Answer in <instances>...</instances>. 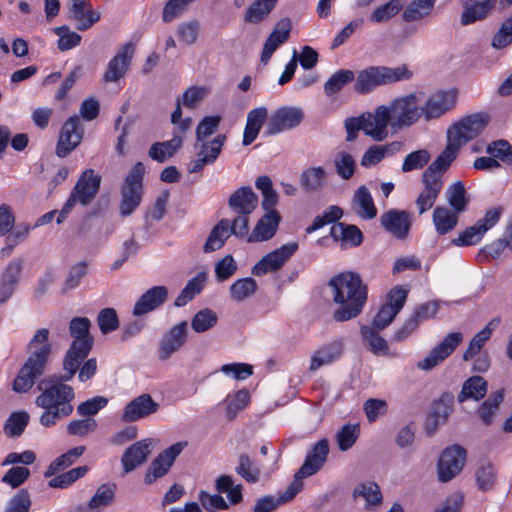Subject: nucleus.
Returning a JSON list of instances; mask_svg holds the SVG:
<instances>
[{"mask_svg":"<svg viewBox=\"0 0 512 512\" xmlns=\"http://www.w3.org/2000/svg\"><path fill=\"white\" fill-rule=\"evenodd\" d=\"M333 291V301L339 307L333 312L336 322L356 318L367 301L368 288L359 274L351 271L332 277L328 283Z\"/></svg>","mask_w":512,"mask_h":512,"instance_id":"f257e3e1","label":"nucleus"},{"mask_svg":"<svg viewBox=\"0 0 512 512\" xmlns=\"http://www.w3.org/2000/svg\"><path fill=\"white\" fill-rule=\"evenodd\" d=\"M65 373L59 377L52 378L51 385L45 388L36 398L35 403L44 411L39 422L44 427H51L59 420L68 417L73 412L72 401L75 398L74 389L65 384Z\"/></svg>","mask_w":512,"mask_h":512,"instance_id":"f03ea898","label":"nucleus"},{"mask_svg":"<svg viewBox=\"0 0 512 512\" xmlns=\"http://www.w3.org/2000/svg\"><path fill=\"white\" fill-rule=\"evenodd\" d=\"M91 321L87 317H74L69 323V333L74 338L63 359L64 380H71L81 362L89 355L94 338L90 334Z\"/></svg>","mask_w":512,"mask_h":512,"instance_id":"7ed1b4c3","label":"nucleus"},{"mask_svg":"<svg viewBox=\"0 0 512 512\" xmlns=\"http://www.w3.org/2000/svg\"><path fill=\"white\" fill-rule=\"evenodd\" d=\"M412 76V71L405 64L397 67L369 66L357 72L353 89L360 95H366L378 87L409 80Z\"/></svg>","mask_w":512,"mask_h":512,"instance_id":"20e7f679","label":"nucleus"},{"mask_svg":"<svg viewBox=\"0 0 512 512\" xmlns=\"http://www.w3.org/2000/svg\"><path fill=\"white\" fill-rule=\"evenodd\" d=\"M420 97L416 93H410L391 100L384 104L392 122V132L396 133L403 128L415 124L422 112L420 111Z\"/></svg>","mask_w":512,"mask_h":512,"instance_id":"39448f33","label":"nucleus"},{"mask_svg":"<svg viewBox=\"0 0 512 512\" xmlns=\"http://www.w3.org/2000/svg\"><path fill=\"white\" fill-rule=\"evenodd\" d=\"M145 166L137 162L124 179L121 188L120 214L127 217L140 205L143 195V177Z\"/></svg>","mask_w":512,"mask_h":512,"instance_id":"423d86ee","label":"nucleus"},{"mask_svg":"<svg viewBox=\"0 0 512 512\" xmlns=\"http://www.w3.org/2000/svg\"><path fill=\"white\" fill-rule=\"evenodd\" d=\"M489 117L486 114L476 113L464 117L453 124L447 131V138L461 147L468 141L477 137L487 126Z\"/></svg>","mask_w":512,"mask_h":512,"instance_id":"0eeeda50","label":"nucleus"},{"mask_svg":"<svg viewBox=\"0 0 512 512\" xmlns=\"http://www.w3.org/2000/svg\"><path fill=\"white\" fill-rule=\"evenodd\" d=\"M502 213V207H494L487 210L482 219H479L476 224L467 227L459 233L458 237L451 240V243L459 247L472 246L479 243L484 234L498 223Z\"/></svg>","mask_w":512,"mask_h":512,"instance_id":"6e6552de","label":"nucleus"},{"mask_svg":"<svg viewBox=\"0 0 512 512\" xmlns=\"http://www.w3.org/2000/svg\"><path fill=\"white\" fill-rule=\"evenodd\" d=\"M408 296V290L402 286H395L387 295V303L383 304L375 315L372 325L377 330L389 326L403 308Z\"/></svg>","mask_w":512,"mask_h":512,"instance_id":"1a4fd4ad","label":"nucleus"},{"mask_svg":"<svg viewBox=\"0 0 512 512\" xmlns=\"http://www.w3.org/2000/svg\"><path fill=\"white\" fill-rule=\"evenodd\" d=\"M298 250L297 242H289L281 247L265 254L253 267L251 273L254 276H263L280 270L284 264Z\"/></svg>","mask_w":512,"mask_h":512,"instance_id":"9d476101","label":"nucleus"},{"mask_svg":"<svg viewBox=\"0 0 512 512\" xmlns=\"http://www.w3.org/2000/svg\"><path fill=\"white\" fill-rule=\"evenodd\" d=\"M101 185V176L93 169H86L78 178L68 200L76 205L88 206L96 197Z\"/></svg>","mask_w":512,"mask_h":512,"instance_id":"9b49d317","label":"nucleus"},{"mask_svg":"<svg viewBox=\"0 0 512 512\" xmlns=\"http://www.w3.org/2000/svg\"><path fill=\"white\" fill-rule=\"evenodd\" d=\"M188 445L187 441H180L172 444L171 446L164 449L150 464L148 467L144 482L146 484L154 483L158 478L165 476L169 469L172 467L176 458Z\"/></svg>","mask_w":512,"mask_h":512,"instance_id":"f8f14e48","label":"nucleus"},{"mask_svg":"<svg viewBox=\"0 0 512 512\" xmlns=\"http://www.w3.org/2000/svg\"><path fill=\"white\" fill-rule=\"evenodd\" d=\"M45 353H37L30 355L22 368L20 369L17 377L13 381V390L16 393H26L35 384L45 370L44 357Z\"/></svg>","mask_w":512,"mask_h":512,"instance_id":"ddd939ff","label":"nucleus"},{"mask_svg":"<svg viewBox=\"0 0 512 512\" xmlns=\"http://www.w3.org/2000/svg\"><path fill=\"white\" fill-rule=\"evenodd\" d=\"M462 340L463 334L461 332H451L447 334L423 360L417 363V368L424 371L432 370L447 359L461 344Z\"/></svg>","mask_w":512,"mask_h":512,"instance_id":"4468645a","label":"nucleus"},{"mask_svg":"<svg viewBox=\"0 0 512 512\" xmlns=\"http://www.w3.org/2000/svg\"><path fill=\"white\" fill-rule=\"evenodd\" d=\"M84 128L76 115L69 117L63 124L56 146V155L60 158L70 154L82 141Z\"/></svg>","mask_w":512,"mask_h":512,"instance_id":"2eb2a0df","label":"nucleus"},{"mask_svg":"<svg viewBox=\"0 0 512 512\" xmlns=\"http://www.w3.org/2000/svg\"><path fill=\"white\" fill-rule=\"evenodd\" d=\"M466 450L459 445L447 447L438 461V476L441 482L452 480L464 467Z\"/></svg>","mask_w":512,"mask_h":512,"instance_id":"dca6fc26","label":"nucleus"},{"mask_svg":"<svg viewBox=\"0 0 512 512\" xmlns=\"http://www.w3.org/2000/svg\"><path fill=\"white\" fill-rule=\"evenodd\" d=\"M365 117L364 133L374 141H383L388 137L392 122L388 114V109L384 105L375 108L373 112L363 113Z\"/></svg>","mask_w":512,"mask_h":512,"instance_id":"f3484780","label":"nucleus"},{"mask_svg":"<svg viewBox=\"0 0 512 512\" xmlns=\"http://www.w3.org/2000/svg\"><path fill=\"white\" fill-rule=\"evenodd\" d=\"M381 226L395 238H407L412 226V215L406 210L389 209L380 216Z\"/></svg>","mask_w":512,"mask_h":512,"instance_id":"a211bd4d","label":"nucleus"},{"mask_svg":"<svg viewBox=\"0 0 512 512\" xmlns=\"http://www.w3.org/2000/svg\"><path fill=\"white\" fill-rule=\"evenodd\" d=\"M457 92L455 90L437 91L432 94L420 111L424 118L429 121L441 117L456 104Z\"/></svg>","mask_w":512,"mask_h":512,"instance_id":"6ab92c4d","label":"nucleus"},{"mask_svg":"<svg viewBox=\"0 0 512 512\" xmlns=\"http://www.w3.org/2000/svg\"><path fill=\"white\" fill-rule=\"evenodd\" d=\"M187 329V322L182 321L166 332L159 344V360H168L175 352L179 351L181 347L184 346L187 342Z\"/></svg>","mask_w":512,"mask_h":512,"instance_id":"aec40b11","label":"nucleus"},{"mask_svg":"<svg viewBox=\"0 0 512 512\" xmlns=\"http://www.w3.org/2000/svg\"><path fill=\"white\" fill-rule=\"evenodd\" d=\"M304 113L300 108L283 107L278 109L271 117L265 134L275 135L284 130L297 127L303 120Z\"/></svg>","mask_w":512,"mask_h":512,"instance_id":"412c9836","label":"nucleus"},{"mask_svg":"<svg viewBox=\"0 0 512 512\" xmlns=\"http://www.w3.org/2000/svg\"><path fill=\"white\" fill-rule=\"evenodd\" d=\"M134 51L135 48L132 43H126L117 51L108 63L103 75L104 82H118L124 77L131 64Z\"/></svg>","mask_w":512,"mask_h":512,"instance_id":"4be33fe9","label":"nucleus"},{"mask_svg":"<svg viewBox=\"0 0 512 512\" xmlns=\"http://www.w3.org/2000/svg\"><path fill=\"white\" fill-rule=\"evenodd\" d=\"M158 409L159 404L153 400L150 394L144 393L126 404L121 419L127 423L136 422L156 413Z\"/></svg>","mask_w":512,"mask_h":512,"instance_id":"5701e85b","label":"nucleus"},{"mask_svg":"<svg viewBox=\"0 0 512 512\" xmlns=\"http://www.w3.org/2000/svg\"><path fill=\"white\" fill-rule=\"evenodd\" d=\"M329 454V442L323 438L316 442L308 452L306 459L298 470L299 477H309L317 473L324 465Z\"/></svg>","mask_w":512,"mask_h":512,"instance_id":"b1692460","label":"nucleus"},{"mask_svg":"<svg viewBox=\"0 0 512 512\" xmlns=\"http://www.w3.org/2000/svg\"><path fill=\"white\" fill-rule=\"evenodd\" d=\"M292 24L289 18L280 19L266 39L261 53V62L266 65L276 49L285 43L290 36Z\"/></svg>","mask_w":512,"mask_h":512,"instance_id":"393cba45","label":"nucleus"},{"mask_svg":"<svg viewBox=\"0 0 512 512\" xmlns=\"http://www.w3.org/2000/svg\"><path fill=\"white\" fill-rule=\"evenodd\" d=\"M225 140L226 136L219 134L209 143H202L197 153V159L193 160L189 165V173H198L205 165L214 163L221 153Z\"/></svg>","mask_w":512,"mask_h":512,"instance_id":"a878e982","label":"nucleus"},{"mask_svg":"<svg viewBox=\"0 0 512 512\" xmlns=\"http://www.w3.org/2000/svg\"><path fill=\"white\" fill-rule=\"evenodd\" d=\"M22 270V259H14L5 267L0 279V304L6 303L16 291Z\"/></svg>","mask_w":512,"mask_h":512,"instance_id":"bb28decb","label":"nucleus"},{"mask_svg":"<svg viewBox=\"0 0 512 512\" xmlns=\"http://www.w3.org/2000/svg\"><path fill=\"white\" fill-rule=\"evenodd\" d=\"M151 451L152 439H143L128 447L121 457V464L124 472H132L142 465L151 454Z\"/></svg>","mask_w":512,"mask_h":512,"instance_id":"cd10ccee","label":"nucleus"},{"mask_svg":"<svg viewBox=\"0 0 512 512\" xmlns=\"http://www.w3.org/2000/svg\"><path fill=\"white\" fill-rule=\"evenodd\" d=\"M69 18L76 22V28L84 31L100 20V13L92 10L89 0H71Z\"/></svg>","mask_w":512,"mask_h":512,"instance_id":"c85d7f7f","label":"nucleus"},{"mask_svg":"<svg viewBox=\"0 0 512 512\" xmlns=\"http://www.w3.org/2000/svg\"><path fill=\"white\" fill-rule=\"evenodd\" d=\"M463 11L461 24L470 25L489 17L494 9V0H460Z\"/></svg>","mask_w":512,"mask_h":512,"instance_id":"c756f323","label":"nucleus"},{"mask_svg":"<svg viewBox=\"0 0 512 512\" xmlns=\"http://www.w3.org/2000/svg\"><path fill=\"white\" fill-rule=\"evenodd\" d=\"M281 216L277 211L265 212L248 236V242H263L270 240L276 234Z\"/></svg>","mask_w":512,"mask_h":512,"instance_id":"7c9ffc66","label":"nucleus"},{"mask_svg":"<svg viewBox=\"0 0 512 512\" xmlns=\"http://www.w3.org/2000/svg\"><path fill=\"white\" fill-rule=\"evenodd\" d=\"M168 297V290L165 286H154L147 290L135 303L133 308L134 316H142L160 307Z\"/></svg>","mask_w":512,"mask_h":512,"instance_id":"2f4dec72","label":"nucleus"},{"mask_svg":"<svg viewBox=\"0 0 512 512\" xmlns=\"http://www.w3.org/2000/svg\"><path fill=\"white\" fill-rule=\"evenodd\" d=\"M228 205L239 215H249L257 207L258 197L251 187L243 186L230 195Z\"/></svg>","mask_w":512,"mask_h":512,"instance_id":"473e14b6","label":"nucleus"},{"mask_svg":"<svg viewBox=\"0 0 512 512\" xmlns=\"http://www.w3.org/2000/svg\"><path fill=\"white\" fill-rule=\"evenodd\" d=\"M330 236L336 242H341L342 247H358L363 242V233L352 224L337 222L330 228Z\"/></svg>","mask_w":512,"mask_h":512,"instance_id":"72a5a7b5","label":"nucleus"},{"mask_svg":"<svg viewBox=\"0 0 512 512\" xmlns=\"http://www.w3.org/2000/svg\"><path fill=\"white\" fill-rule=\"evenodd\" d=\"M424 188L416 199V206L420 215L431 209L438 198L443 186L442 179L422 175Z\"/></svg>","mask_w":512,"mask_h":512,"instance_id":"f704fd0d","label":"nucleus"},{"mask_svg":"<svg viewBox=\"0 0 512 512\" xmlns=\"http://www.w3.org/2000/svg\"><path fill=\"white\" fill-rule=\"evenodd\" d=\"M343 342L340 339L322 345L311 357L310 371H316L320 367L337 360L343 352Z\"/></svg>","mask_w":512,"mask_h":512,"instance_id":"c9c22d12","label":"nucleus"},{"mask_svg":"<svg viewBox=\"0 0 512 512\" xmlns=\"http://www.w3.org/2000/svg\"><path fill=\"white\" fill-rule=\"evenodd\" d=\"M451 140H448V144L440 155L429 165L423 174L426 177L442 179V174L449 168L451 163L456 158L457 152L460 149L459 146H455Z\"/></svg>","mask_w":512,"mask_h":512,"instance_id":"e433bc0d","label":"nucleus"},{"mask_svg":"<svg viewBox=\"0 0 512 512\" xmlns=\"http://www.w3.org/2000/svg\"><path fill=\"white\" fill-rule=\"evenodd\" d=\"M353 209L356 215L364 220H371L376 217L377 209L366 186H360L355 191L353 197Z\"/></svg>","mask_w":512,"mask_h":512,"instance_id":"4c0bfd02","label":"nucleus"},{"mask_svg":"<svg viewBox=\"0 0 512 512\" xmlns=\"http://www.w3.org/2000/svg\"><path fill=\"white\" fill-rule=\"evenodd\" d=\"M267 115L268 111L265 107L255 108L248 113L243 134V145H250L257 138Z\"/></svg>","mask_w":512,"mask_h":512,"instance_id":"58836bf2","label":"nucleus"},{"mask_svg":"<svg viewBox=\"0 0 512 512\" xmlns=\"http://www.w3.org/2000/svg\"><path fill=\"white\" fill-rule=\"evenodd\" d=\"M488 383L481 376H472L468 378L462 385V389L457 396V400L460 403L465 402L468 399L479 401L487 393Z\"/></svg>","mask_w":512,"mask_h":512,"instance_id":"ea45409f","label":"nucleus"},{"mask_svg":"<svg viewBox=\"0 0 512 512\" xmlns=\"http://www.w3.org/2000/svg\"><path fill=\"white\" fill-rule=\"evenodd\" d=\"M182 143V137L174 135L171 140L153 143L148 151V155L151 159L163 163L181 148Z\"/></svg>","mask_w":512,"mask_h":512,"instance_id":"a19ab883","label":"nucleus"},{"mask_svg":"<svg viewBox=\"0 0 512 512\" xmlns=\"http://www.w3.org/2000/svg\"><path fill=\"white\" fill-rule=\"evenodd\" d=\"M500 318H493L481 331L476 333L471 339L467 349L463 353V360L472 359L491 337L492 331L500 324Z\"/></svg>","mask_w":512,"mask_h":512,"instance_id":"79ce46f5","label":"nucleus"},{"mask_svg":"<svg viewBox=\"0 0 512 512\" xmlns=\"http://www.w3.org/2000/svg\"><path fill=\"white\" fill-rule=\"evenodd\" d=\"M327 172L321 167H310L302 171L300 183L307 192H319L326 184Z\"/></svg>","mask_w":512,"mask_h":512,"instance_id":"37998d69","label":"nucleus"},{"mask_svg":"<svg viewBox=\"0 0 512 512\" xmlns=\"http://www.w3.org/2000/svg\"><path fill=\"white\" fill-rule=\"evenodd\" d=\"M230 235V222L227 219L220 220L211 230L203 247L204 252L209 253L222 248Z\"/></svg>","mask_w":512,"mask_h":512,"instance_id":"c03bdc74","label":"nucleus"},{"mask_svg":"<svg viewBox=\"0 0 512 512\" xmlns=\"http://www.w3.org/2000/svg\"><path fill=\"white\" fill-rule=\"evenodd\" d=\"M504 400V389L492 392L489 397L478 407L477 415L486 425L493 422L494 416L499 411L500 404Z\"/></svg>","mask_w":512,"mask_h":512,"instance_id":"a18cd8bd","label":"nucleus"},{"mask_svg":"<svg viewBox=\"0 0 512 512\" xmlns=\"http://www.w3.org/2000/svg\"><path fill=\"white\" fill-rule=\"evenodd\" d=\"M355 81V73L352 70L340 69L333 73L324 84V93L329 98H334L347 84Z\"/></svg>","mask_w":512,"mask_h":512,"instance_id":"49530a36","label":"nucleus"},{"mask_svg":"<svg viewBox=\"0 0 512 512\" xmlns=\"http://www.w3.org/2000/svg\"><path fill=\"white\" fill-rule=\"evenodd\" d=\"M115 496V485L102 484L88 502L87 507H80L82 511L90 510L92 512H100L102 509L110 505Z\"/></svg>","mask_w":512,"mask_h":512,"instance_id":"de8ad7c7","label":"nucleus"},{"mask_svg":"<svg viewBox=\"0 0 512 512\" xmlns=\"http://www.w3.org/2000/svg\"><path fill=\"white\" fill-rule=\"evenodd\" d=\"M435 2L436 0H412L403 11V20L405 22H414L430 16Z\"/></svg>","mask_w":512,"mask_h":512,"instance_id":"09e8293b","label":"nucleus"},{"mask_svg":"<svg viewBox=\"0 0 512 512\" xmlns=\"http://www.w3.org/2000/svg\"><path fill=\"white\" fill-rule=\"evenodd\" d=\"M432 218L436 231L440 235H445L450 232L458 223V213L456 211L452 212L442 206L434 209Z\"/></svg>","mask_w":512,"mask_h":512,"instance_id":"8fccbe9b","label":"nucleus"},{"mask_svg":"<svg viewBox=\"0 0 512 512\" xmlns=\"http://www.w3.org/2000/svg\"><path fill=\"white\" fill-rule=\"evenodd\" d=\"M258 289L257 282L252 277L236 280L229 288L230 299L235 302H243L253 296Z\"/></svg>","mask_w":512,"mask_h":512,"instance_id":"3c124183","label":"nucleus"},{"mask_svg":"<svg viewBox=\"0 0 512 512\" xmlns=\"http://www.w3.org/2000/svg\"><path fill=\"white\" fill-rule=\"evenodd\" d=\"M406 4V0H390L375 8L369 16L372 23H384L396 16Z\"/></svg>","mask_w":512,"mask_h":512,"instance_id":"603ef678","label":"nucleus"},{"mask_svg":"<svg viewBox=\"0 0 512 512\" xmlns=\"http://www.w3.org/2000/svg\"><path fill=\"white\" fill-rule=\"evenodd\" d=\"M85 451L84 446H77L70 450H68L66 453L62 454L61 456L57 457L54 461L50 463L48 466L45 477H51L58 473L61 470H64L65 468L72 465Z\"/></svg>","mask_w":512,"mask_h":512,"instance_id":"864d4df0","label":"nucleus"},{"mask_svg":"<svg viewBox=\"0 0 512 512\" xmlns=\"http://www.w3.org/2000/svg\"><path fill=\"white\" fill-rule=\"evenodd\" d=\"M354 497H362L366 501V508L372 509L382 502V493L380 487L375 482H366L359 484L353 491Z\"/></svg>","mask_w":512,"mask_h":512,"instance_id":"5fc2aeb1","label":"nucleus"},{"mask_svg":"<svg viewBox=\"0 0 512 512\" xmlns=\"http://www.w3.org/2000/svg\"><path fill=\"white\" fill-rule=\"evenodd\" d=\"M378 331L373 327H361L362 338L369 346L370 351L376 355H386L389 351V346L386 340L379 335Z\"/></svg>","mask_w":512,"mask_h":512,"instance_id":"6e6d98bb","label":"nucleus"},{"mask_svg":"<svg viewBox=\"0 0 512 512\" xmlns=\"http://www.w3.org/2000/svg\"><path fill=\"white\" fill-rule=\"evenodd\" d=\"M87 273H88L87 262L82 261V262H78V263L74 264L70 268V270L62 284L60 293L62 295H66L69 291L76 289L80 285L82 279L87 275Z\"/></svg>","mask_w":512,"mask_h":512,"instance_id":"4d7b16f0","label":"nucleus"},{"mask_svg":"<svg viewBox=\"0 0 512 512\" xmlns=\"http://www.w3.org/2000/svg\"><path fill=\"white\" fill-rule=\"evenodd\" d=\"M278 0H256L245 13V21L249 23L261 22L273 10Z\"/></svg>","mask_w":512,"mask_h":512,"instance_id":"13d9d810","label":"nucleus"},{"mask_svg":"<svg viewBox=\"0 0 512 512\" xmlns=\"http://www.w3.org/2000/svg\"><path fill=\"white\" fill-rule=\"evenodd\" d=\"M359 433L360 427L358 424L348 423L342 426L335 436L339 450L347 451L350 449L358 439Z\"/></svg>","mask_w":512,"mask_h":512,"instance_id":"bf43d9fd","label":"nucleus"},{"mask_svg":"<svg viewBox=\"0 0 512 512\" xmlns=\"http://www.w3.org/2000/svg\"><path fill=\"white\" fill-rule=\"evenodd\" d=\"M447 200L457 213L465 211L468 204L466 191L462 181H456L447 190Z\"/></svg>","mask_w":512,"mask_h":512,"instance_id":"052dcab7","label":"nucleus"},{"mask_svg":"<svg viewBox=\"0 0 512 512\" xmlns=\"http://www.w3.org/2000/svg\"><path fill=\"white\" fill-rule=\"evenodd\" d=\"M27 412H14L4 424V433L9 437H19L29 422Z\"/></svg>","mask_w":512,"mask_h":512,"instance_id":"680f3d73","label":"nucleus"},{"mask_svg":"<svg viewBox=\"0 0 512 512\" xmlns=\"http://www.w3.org/2000/svg\"><path fill=\"white\" fill-rule=\"evenodd\" d=\"M217 314L209 308L198 311L191 321L192 329L197 333H203L213 328L217 323Z\"/></svg>","mask_w":512,"mask_h":512,"instance_id":"e2e57ef3","label":"nucleus"},{"mask_svg":"<svg viewBox=\"0 0 512 512\" xmlns=\"http://www.w3.org/2000/svg\"><path fill=\"white\" fill-rule=\"evenodd\" d=\"M333 162L336 173L343 180H348L353 176L356 169V162L351 154L341 151L336 154Z\"/></svg>","mask_w":512,"mask_h":512,"instance_id":"0e129e2a","label":"nucleus"},{"mask_svg":"<svg viewBox=\"0 0 512 512\" xmlns=\"http://www.w3.org/2000/svg\"><path fill=\"white\" fill-rule=\"evenodd\" d=\"M235 471L247 482L255 483L259 480L260 470L257 468L248 454L239 455V464Z\"/></svg>","mask_w":512,"mask_h":512,"instance_id":"69168bd1","label":"nucleus"},{"mask_svg":"<svg viewBox=\"0 0 512 512\" xmlns=\"http://www.w3.org/2000/svg\"><path fill=\"white\" fill-rule=\"evenodd\" d=\"M32 506V500L26 489L19 490L14 494L4 509V512H29Z\"/></svg>","mask_w":512,"mask_h":512,"instance_id":"338daca9","label":"nucleus"},{"mask_svg":"<svg viewBox=\"0 0 512 512\" xmlns=\"http://www.w3.org/2000/svg\"><path fill=\"white\" fill-rule=\"evenodd\" d=\"M512 43V16L503 21L494 34L491 42V46L494 49H502L509 46Z\"/></svg>","mask_w":512,"mask_h":512,"instance_id":"774afa93","label":"nucleus"}]
</instances>
